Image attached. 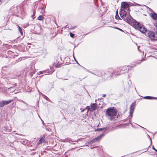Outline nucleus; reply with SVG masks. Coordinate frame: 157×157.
<instances>
[{
    "mask_svg": "<svg viewBox=\"0 0 157 157\" xmlns=\"http://www.w3.org/2000/svg\"><path fill=\"white\" fill-rule=\"evenodd\" d=\"M13 101V100H10L7 101H5L6 105L10 103Z\"/></svg>",
    "mask_w": 157,
    "mask_h": 157,
    "instance_id": "nucleus-17",
    "label": "nucleus"
},
{
    "mask_svg": "<svg viewBox=\"0 0 157 157\" xmlns=\"http://www.w3.org/2000/svg\"><path fill=\"white\" fill-rule=\"evenodd\" d=\"M105 129H107V128H97V129H95L94 131H102L104 130Z\"/></svg>",
    "mask_w": 157,
    "mask_h": 157,
    "instance_id": "nucleus-14",
    "label": "nucleus"
},
{
    "mask_svg": "<svg viewBox=\"0 0 157 157\" xmlns=\"http://www.w3.org/2000/svg\"><path fill=\"white\" fill-rule=\"evenodd\" d=\"M45 141V137L43 136L39 141L38 144H40L44 142Z\"/></svg>",
    "mask_w": 157,
    "mask_h": 157,
    "instance_id": "nucleus-12",
    "label": "nucleus"
},
{
    "mask_svg": "<svg viewBox=\"0 0 157 157\" xmlns=\"http://www.w3.org/2000/svg\"><path fill=\"white\" fill-rule=\"evenodd\" d=\"M44 98L47 100V98H48L45 96H44Z\"/></svg>",
    "mask_w": 157,
    "mask_h": 157,
    "instance_id": "nucleus-24",
    "label": "nucleus"
},
{
    "mask_svg": "<svg viewBox=\"0 0 157 157\" xmlns=\"http://www.w3.org/2000/svg\"><path fill=\"white\" fill-rule=\"evenodd\" d=\"M35 14V12H33V15H34Z\"/></svg>",
    "mask_w": 157,
    "mask_h": 157,
    "instance_id": "nucleus-33",
    "label": "nucleus"
},
{
    "mask_svg": "<svg viewBox=\"0 0 157 157\" xmlns=\"http://www.w3.org/2000/svg\"><path fill=\"white\" fill-rule=\"evenodd\" d=\"M132 113H131V112H130V116L131 117H132Z\"/></svg>",
    "mask_w": 157,
    "mask_h": 157,
    "instance_id": "nucleus-23",
    "label": "nucleus"
},
{
    "mask_svg": "<svg viewBox=\"0 0 157 157\" xmlns=\"http://www.w3.org/2000/svg\"><path fill=\"white\" fill-rule=\"evenodd\" d=\"M70 35L71 37H73L74 36V34L71 33H70Z\"/></svg>",
    "mask_w": 157,
    "mask_h": 157,
    "instance_id": "nucleus-20",
    "label": "nucleus"
},
{
    "mask_svg": "<svg viewBox=\"0 0 157 157\" xmlns=\"http://www.w3.org/2000/svg\"><path fill=\"white\" fill-rule=\"evenodd\" d=\"M129 6L128 4L126 2H122L121 3V6L122 9H125L128 8Z\"/></svg>",
    "mask_w": 157,
    "mask_h": 157,
    "instance_id": "nucleus-5",
    "label": "nucleus"
},
{
    "mask_svg": "<svg viewBox=\"0 0 157 157\" xmlns=\"http://www.w3.org/2000/svg\"><path fill=\"white\" fill-rule=\"evenodd\" d=\"M11 88H12V87H10V88H8V91H9L10 90V89H11Z\"/></svg>",
    "mask_w": 157,
    "mask_h": 157,
    "instance_id": "nucleus-25",
    "label": "nucleus"
},
{
    "mask_svg": "<svg viewBox=\"0 0 157 157\" xmlns=\"http://www.w3.org/2000/svg\"><path fill=\"white\" fill-rule=\"evenodd\" d=\"M155 150L157 152V150L156 149H155Z\"/></svg>",
    "mask_w": 157,
    "mask_h": 157,
    "instance_id": "nucleus-34",
    "label": "nucleus"
},
{
    "mask_svg": "<svg viewBox=\"0 0 157 157\" xmlns=\"http://www.w3.org/2000/svg\"><path fill=\"white\" fill-rule=\"evenodd\" d=\"M138 30L142 33H145L147 30V29L145 28L144 26L142 25L140 26V27H139V28H138Z\"/></svg>",
    "mask_w": 157,
    "mask_h": 157,
    "instance_id": "nucleus-6",
    "label": "nucleus"
},
{
    "mask_svg": "<svg viewBox=\"0 0 157 157\" xmlns=\"http://www.w3.org/2000/svg\"><path fill=\"white\" fill-rule=\"evenodd\" d=\"M151 17L154 19H157V14L154 12L151 13L150 14Z\"/></svg>",
    "mask_w": 157,
    "mask_h": 157,
    "instance_id": "nucleus-9",
    "label": "nucleus"
},
{
    "mask_svg": "<svg viewBox=\"0 0 157 157\" xmlns=\"http://www.w3.org/2000/svg\"><path fill=\"white\" fill-rule=\"evenodd\" d=\"M115 28H116V29H119V30H121V29H120L119 28H117V27H116Z\"/></svg>",
    "mask_w": 157,
    "mask_h": 157,
    "instance_id": "nucleus-30",
    "label": "nucleus"
},
{
    "mask_svg": "<svg viewBox=\"0 0 157 157\" xmlns=\"http://www.w3.org/2000/svg\"><path fill=\"white\" fill-rule=\"evenodd\" d=\"M154 25L156 27V28L157 29V20L156 22L154 24Z\"/></svg>",
    "mask_w": 157,
    "mask_h": 157,
    "instance_id": "nucleus-22",
    "label": "nucleus"
},
{
    "mask_svg": "<svg viewBox=\"0 0 157 157\" xmlns=\"http://www.w3.org/2000/svg\"><path fill=\"white\" fill-rule=\"evenodd\" d=\"M105 96H106V95L105 94H104L102 95V97H105Z\"/></svg>",
    "mask_w": 157,
    "mask_h": 157,
    "instance_id": "nucleus-29",
    "label": "nucleus"
},
{
    "mask_svg": "<svg viewBox=\"0 0 157 157\" xmlns=\"http://www.w3.org/2000/svg\"><path fill=\"white\" fill-rule=\"evenodd\" d=\"M97 104L96 103L92 104L91 105V107L92 108L93 110H95L97 107Z\"/></svg>",
    "mask_w": 157,
    "mask_h": 157,
    "instance_id": "nucleus-11",
    "label": "nucleus"
},
{
    "mask_svg": "<svg viewBox=\"0 0 157 157\" xmlns=\"http://www.w3.org/2000/svg\"><path fill=\"white\" fill-rule=\"evenodd\" d=\"M123 20L131 25H132V23L133 20H134L131 16L127 17L125 18H123Z\"/></svg>",
    "mask_w": 157,
    "mask_h": 157,
    "instance_id": "nucleus-3",
    "label": "nucleus"
},
{
    "mask_svg": "<svg viewBox=\"0 0 157 157\" xmlns=\"http://www.w3.org/2000/svg\"><path fill=\"white\" fill-rule=\"evenodd\" d=\"M74 59H75V60L76 61V62L78 64H78V63L77 62V61H76V59H75V57H74Z\"/></svg>",
    "mask_w": 157,
    "mask_h": 157,
    "instance_id": "nucleus-28",
    "label": "nucleus"
},
{
    "mask_svg": "<svg viewBox=\"0 0 157 157\" xmlns=\"http://www.w3.org/2000/svg\"><path fill=\"white\" fill-rule=\"evenodd\" d=\"M152 149H154V150H155V148L153 146H152Z\"/></svg>",
    "mask_w": 157,
    "mask_h": 157,
    "instance_id": "nucleus-27",
    "label": "nucleus"
},
{
    "mask_svg": "<svg viewBox=\"0 0 157 157\" xmlns=\"http://www.w3.org/2000/svg\"><path fill=\"white\" fill-rule=\"evenodd\" d=\"M144 98L147 99H151V97L149 96H147L146 97H144Z\"/></svg>",
    "mask_w": 157,
    "mask_h": 157,
    "instance_id": "nucleus-19",
    "label": "nucleus"
},
{
    "mask_svg": "<svg viewBox=\"0 0 157 157\" xmlns=\"http://www.w3.org/2000/svg\"><path fill=\"white\" fill-rule=\"evenodd\" d=\"M116 15L115 16V18L116 19L118 20L120 19V17H119V15L118 14V11H117L116 12Z\"/></svg>",
    "mask_w": 157,
    "mask_h": 157,
    "instance_id": "nucleus-16",
    "label": "nucleus"
},
{
    "mask_svg": "<svg viewBox=\"0 0 157 157\" xmlns=\"http://www.w3.org/2000/svg\"><path fill=\"white\" fill-rule=\"evenodd\" d=\"M43 73H44L42 71H40L39 72H38V75H40L41 74H43Z\"/></svg>",
    "mask_w": 157,
    "mask_h": 157,
    "instance_id": "nucleus-21",
    "label": "nucleus"
},
{
    "mask_svg": "<svg viewBox=\"0 0 157 157\" xmlns=\"http://www.w3.org/2000/svg\"><path fill=\"white\" fill-rule=\"evenodd\" d=\"M148 136L149 137V138H150V139L151 140V143H152V141H151V138H150V136L149 135H148Z\"/></svg>",
    "mask_w": 157,
    "mask_h": 157,
    "instance_id": "nucleus-26",
    "label": "nucleus"
},
{
    "mask_svg": "<svg viewBox=\"0 0 157 157\" xmlns=\"http://www.w3.org/2000/svg\"><path fill=\"white\" fill-rule=\"evenodd\" d=\"M35 14V12H33V15H34Z\"/></svg>",
    "mask_w": 157,
    "mask_h": 157,
    "instance_id": "nucleus-32",
    "label": "nucleus"
},
{
    "mask_svg": "<svg viewBox=\"0 0 157 157\" xmlns=\"http://www.w3.org/2000/svg\"><path fill=\"white\" fill-rule=\"evenodd\" d=\"M117 112L114 107H110L106 111L105 115L109 117V119L111 121L114 120V117L116 116Z\"/></svg>",
    "mask_w": 157,
    "mask_h": 157,
    "instance_id": "nucleus-1",
    "label": "nucleus"
},
{
    "mask_svg": "<svg viewBox=\"0 0 157 157\" xmlns=\"http://www.w3.org/2000/svg\"><path fill=\"white\" fill-rule=\"evenodd\" d=\"M6 105L5 101H0V107H2L5 105Z\"/></svg>",
    "mask_w": 157,
    "mask_h": 157,
    "instance_id": "nucleus-13",
    "label": "nucleus"
},
{
    "mask_svg": "<svg viewBox=\"0 0 157 157\" xmlns=\"http://www.w3.org/2000/svg\"><path fill=\"white\" fill-rule=\"evenodd\" d=\"M87 107H89V106H87Z\"/></svg>",
    "mask_w": 157,
    "mask_h": 157,
    "instance_id": "nucleus-36",
    "label": "nucleus"
},
{
    "mask_svg": "<svg viewBox=\"0 0 157 157\" xmlns=\"http://www.w3.org/2000/svg\"><path fill=\"white\" fill-rule=\"evenodd\" d=\"M135 105L134 103H133L131 106L130 108V112L133 113Z\"/></svg>",
    "mask_w": 157,
    "mask_h": 157,
    "instance_id": "nucleus-10",
    "label": "nucleus"
},
{
    "mask_svg": "<svg viewBox=\"0 0 157 157\" xmlns=\"http://www.w3.org/2000/svg\"><path fill=\"white\" fill-rule=\"evenodd\" d=\"M18 30H19V32H20L21 34V35H22V33H23V32H22V29H21V28L19 26H18Z\"/></svg>",
    "mask_w": 157,
    "mask_h": 157,
    "instance_id": "nucleus-18",
    "label": "nucleus"
},
{
    "mask_svg": "<svg viewBox=\"0 0 157 157\" xmlns=\"http://www.w3.org/2000/svg\"><path fill=\"white\" fill-rule=\"evenodd\" d=\"M75 27H76L75 26L74 27H72V29H75Z\"/></svg>",
    "mask_w": 157,
    "mask_h": 157,
    "instance_id": "nucleus-31",
    "label": "nucleus"
},
{
    "mask_svg": "<svg viewBox=\"0 0 157 157\" xmlns=\"http://www.w3.org/2000/svg\"><path fill=\"white\" fill-rule=\"evenodd\" d=\"M148 35L150 39L152 40H157V30L156 33L152 31H149L148 33Z\"/></svg>",
    "mask_w": 157,
    "mask_h": 157,
    "instance_id": "nucleus-2",
    "label": "nucleus"
},
{
    "mask_svg": "<svg viewBox=\"0 0 157 157\" xmlns=\"http://www.w3.org/2000/svg\"><path fill=\"white\" fill-rule=\"evenodd\" d=\"M142 25L140 24L136 20H133V22L132 23V26L135 29H138V28H139V27H140V26Z\"/></svg>",
    "mask_w": 157,
    "mask_h": 157,
    "instance_id": "nucleus-4",
    "label": "nucleus"
},
{
    "mask_svg": "<svg viewBox=\"0 0 157 157\" xmlns=\"http://www.w3.org/2000/svg\"><path fill=\"white\" fill-rule=\"evenodd\" d=\"M44 19V17L42 16H40L37 18V19L40 21H43Z\"/></svg>",
    "mask_w": 157,
    "mask_h": 157,
    "instance_id": "nucleus-15",
    "label": "nucleus"
},
{
    "mask_svg": "<svg viewBox=\"0 0 157 157\" xmlns=\"http://www.w3.org/2000/svg\"><path fill=\"white\" fill-rule=\"evenodd\" d=\"M155 99H157V98H154Z\"/></svg>",
    "mask_w": 157,
    "mask_h": 157,
    "instance_id": "nucleus-35",
    "label": "nucleus"
},
{
    "mask_svg": "<svg viewBox=\"0 0 157 157\" xmlns=\"http://www.w3.org/2000/svg\"><path fill=\"white\" fill-rule=\"evenodd\" d=\"M104 135V134H103L101 135L100 136H98L97 138H96L93 139L92 140V142H95L97 141H99L101 139V138Z\"/></svg>",
    "mask_w": 157,
    "mask_h": 157,
    "instance_id": "nucleus-8",
    "label": "nucleus"
},
{
    "mask_svg": "<svg viewBox=\"0 0 157 157\" xmlns=\"http://www.w3.org/2000/svg\"><path fill=\"white\" fill-rule=\"evenodd\" d=\"M126 12L124 10L121 9L120 12V15L121 17L124 18L126 16Z\"/></svg>",
    "mask_w": 157,
    "mask_h": 157,
    "instance_id": "nucleus-7",
    "label": "nucleus"
}]
</instances>
